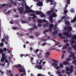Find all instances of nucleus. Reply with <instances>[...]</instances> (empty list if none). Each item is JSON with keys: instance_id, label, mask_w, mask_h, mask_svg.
I'll return each instance as SVG.
<instances>
[{"instance_id": "6ab92c4d", "label": "nucleus", "mask_w": 76, "mask_h": 76, "mask_svg": "<svg viewBox=\"0 0 76 76\" xmlns=\"http://www.w3.org/2000/svg\"><path fill=\"white\" fill-rule=\"evenodd\" d=\"M68 30L69 32H71L72 31V27H68Z\"/></svg>"}, {"instance_id": "052dcab7", "label": "nucleus", "mask_w": 76, "mask_h": 76, "mask_svg": "<svg viewBox=\"0 0 76 76\" xmlns=\"http://www.w3.org/2000/svg\"><path fill=\"white\" fill-rule=\"evenodd\" d=\"M71 12H72V13H73L75 11H74V10L73 9H72L71 10Z\"/></svg>"}, {"instance_id": "338daca9", "label": "nucleus", "mask_w": 76, "mask_h": 76, "mask_svg": "<svg viewBox=\"0 0 76 76\" xmlns=\"http://www.w3.org/2000/svg\"><path fill=\"white\" fill-rule=\"evenodd\" d=\"M35 14H30V16H34Z\"/></svg>"}, {"instance_id": "423d86ee", "label": "nucleus", "mask_w": 76, "mask_h": 76, "mask_svg": "<svg viewBox=\"0 0 76 76\" xmlns=\"http://www.w3.org/2000/svg\"><path fill=\"white\" fill-rule=\"evenodd\" d=\"M25 9H26V10H25V12H23V14L24 15H25V14H26V13H29L30 12H26V11H29V10H30V7H29V6H28V5H26V7H25Z\"/></svg>"}, {"instance_id": "8fccbe9b", "label": "nucleus", "mask_w": 76, "mask_h": 76, "mask_svg": "<svg viewBox=\"0 0 76 76\" xmlns=\"http://www.w3.org/2000/svg\"><path fill=\"white\" fill-rule=\"evenodd\" d=\"M66 60H67V61H70V60H71V58H66Z\"/></svg>"}, {"instance_id": "a19ab883", "label": "nucleus", "mask_w": 76, "mask_h": 76, "mask_svg": "<svg viewBox=\"0 0 76 76\" xmlns=\"http://www.w3.org/2000/svg\"><path fill=\"white\" fill-rule=\"evenodd\" d=\"M39 51V49H37L35 51V53L36 54H37V52H38V51Z\"/></svg>"}, {"instance_id": "79ce46f5", "label": "nucleus", "mask_w": 76, "mask_h": 76, "mask_svg": "<svg viewBox=\"0 0 76 76\" xmlns=\"http://www.w3.org/2000/svg\"><path fill=\"white\" fill-rule=\"evenodd\" d=\"M5 62H4L3 64L2 63H1L0 64V65H1V66H4V65H5Z\"/></svg>"}, {"instance_id": "09e8293b", "label": "nucleus", "mask_w": 76, "mask_h": 76, "mask_svg": "<svg viewBox=\"0 0 76 76\" xmlns=\"http://www.w3.org/2000/svg\"><path fill=\"white\" fill-rule=\"evenodd\" d=\"M47 45V44H46L45 43H43L42 45V46H45V45Z\"/></svg>"}, {"instance_id": "603ef678", "label": "nucleus", "mask_w": 76, "mask_h": 76, "mask_svg": "<svg viewBox=\"0 0 76 76\" xmlns=\"http://www.w3.org/2000/svg\"><path fill=\"white\" fill-rule=\"evenodd\" d=\"M33 28L34 29H37V28H38V27L37 26H33Z\"/></svg>"}, {"instance_id": "e433bc0d", "label": "nucleus", "mask_w": 76, "mask_h": 76, "mask_svg": "<svg viewBox=\"0 0 76 76\" xmlns=\"http://www.w3.org/2000/svg\"><path fill=\"white\" fill-rule=\"evenodd\" d=\"M58 36H59V37H63V34H62L61 33H59L58 34Z\"/></svg>"}, {"instance_id": "7c9ffc66", "label": "nucleus", "mask_w": 76, "mask_h": 76, "mask_svg": "<svg viewBox=\"0 0 76 76\" xmlns=\"http://www.w3.org/2000/svg\"><path fill=\"white\" fill-rule=\"evenodd\" d=\"M10 4H7L6 5V6H8V7H12V5H9Z\"/></svg>"}, {"instance_id": "412c9836", "label": "nucleus", "mask_w": 76, "mask_h": 76, "mask_svg": "<svg viewBox=\"0 0 76 76\" xmlns=\"http://www.w3.org/2000/svg\"><path fill=\"white\" fill-rule=\"evenodd\" d=\"M52 61L54 62L53 63H58V61L56 60L52 59Z\"/></svg>"}, {"instance_id": "c756f323", "label": "nucleus", "mask_w": 76, "mask_h": 76, "mask_svg": "<svg viewBox=\"0 0 76 76\" xmlns=\"http://www.w3.org/2000/svg\"><path fill=\"white\" fill-rule=\"evenodd\" d=\"M66 71H70V69L69 67H67L66 68Z\"/></svg>"}, {"instance_id": "39448f33", "label": "nucleus", "mask_w": 76, "mask_h": 76, "mask_svg": "<svg viewBox=\"0 0 76 76\" xmlns=\"http://www.w3.org/2000/svg\"><path fill=\"white\" fill-rule=\"evenodd\" d=\"M54 26V24L51 23L50 24V25L49 26V31H50V32H52L53 28Z\"/></svg>"}, {"instance_id": "f704fd0d", "label": "nucleus", "mask_w": 76, "mask_h": 76, "mask_svg": "<svg viewBox=\"0 0 76 76\" xmlns=\"http://www.w3.org/2000/svg\"><path fill=\"white\" fill-rule=\"evenodd\" d=\"M35 36H37V37H38V36H39V33H38L36 32L35 33Z\"/></svg>"}, {"instance_id": "0e129e2a", "label": "nucleus", "mask_w": 76, "mask_h": 76, "mask_svg": "<svg viewBox=\"0 0 76 76\" xmlns=\"http://www.w3.org/2000/svg\"><path fill=\"white\" fill-rule=\"evenodd\" d=\"M18 67L21 68V65H20V64H18Z\"/></svg>"}, {"instance_id": "f3484780", "label": "nucleus", "mask_w": 76, "mask_h": 76, "mask_svg": "<svg viewBox=\"0 0 76 76\" xmlns=\"http://www.w3.org/2000/svg\"><path fill=\"white\" fill-rule=\"evenodd\" d=\"M65 25H69V26H70V22H69V21H66V20H65Z\"/></svg>"}, {"instance_id": "3c124183", "label": "nucleus", "mask_w": 76, "mask_h": 76, "mask_svg": "<svg viewBox=\"0 0 76 76\" xmlns=\"http://www.w3.org/2000/svg\"><path fill=\"white\" fill-rule=\"evenodd\" d=\"M3 53V49H0V53Z\"/></svg>"}, {"instance_id": "5701e85b", "label": "nucleus", "mask_w": 76, "mask_h": 76, "mask_svg": "<svg viewBox=\"0 0 76 76\" xmlns=\"http://www.w3.org/2000/svg\"><path fill=\"white\" fill-rule=\"evenodd\" d=\"M66 1L67 4H70V1H71V0H65Z\"/></svg>"}, {"instance_id": "9d476101", "label": "nucleus", "mask_w": 76, "mask_h": 76, "mask_svg": "<svg viewBox=\"0 0 76 76\" xmlns=\"http://www.w3.org/2000/svg\"><path fill=\"white\" fill-rule=\"evenodd\" d=\"M70 72L71 73H72L73 72V69H74V67L73 66H70Z\"/></svg>"}, {"instance_id": "4c0bfd02", "label": "nucleus", "mask_w": 76, "mask_h": 76, "mask_svg": "<svg viewBox=\"0 0 76 76\" xmlns=\"http://www.w3.org/2000/svg\"><path fill=\"white\" fill-rule=\"evenodd\" d=\"M26 23V21H24L23 20H21V23Z\"/></svg>"}, {"instance_id": "49530a36", "label": "nucleus", "mask_w": 76, "mask_h": 76, "mask_svg": "<svg viewBox=\"0 0 76 76\" xmlns=\"http://www.w3.org/2000/svg\"><path fill=\"white\" fill-rule=\"evenodd\" d=\"M56 50V51H60V50H57V49H56V48H55L52 49L51 50L52 51V50Z\"/></svg>"}, {"instance_id": "680f3d73", "label": "nucleus", "mask_w": 76, "mask_h": 76, "mask_svg": "<svg viewBox=\"0 0 76 76\" xmlns=\"http://www.w3.org/2000/svg\"><path fill=\"white\" fill-rule=\"evenodd\" d=\"M36 63L37 64H39V62L38 60H37Z\"/></svg>"}, {"instance_id": "58836bf2", "label": "nucleus", "mask_w": 76, "mask_h": 76, "mask_svg": "<svg viewBox=\"0 0 76 76\" xmlns=\"http://www.w3.org/2000/svg\"><path fill=\"white\" fill-rule=\"evenodd\" d=\"M37 16L35 15L34 14V15L33 16V17L32 18V19H35V18H37Z\"/></svg>"}, {"instance_id": "b1692460", "label": "nucleus", "mask_w": 76, "mask_h": 76, "mask_svg": "<svg viewBox=\"0 0 76 76\" xmlns=\"http://www.w3.org/2000/svg\"><path fill=\"white\" fill-rule=\"evenodd\" d=\"M20 29V28H19L18 27H14L13 28V29H14V30H16V29Z\"/></svg>"}, {"instance_id": "de8ad7c7", "label": "nucleus", "mask_w": 76, "mask_h": 76, "mask_svg": "<svg viewBox=\"0 0 76 76\" xmlns=\"http://www.w3.org/2000/svg\"><path fill=\"white\" fill-rule=\"evenodd\" d=\"M51 11H48L47 12V14H48V15H50L51 14Z\"/></svg>"}, {"instance_id": "864d4df0", "label": "nucleus", "mask_w": 76, "mask_h": 76, "mask_svg": "<svg viewBox=\"0 0 76 76\" xmlns=\"http://www.w3.org/2000/svg\"><path fill=\"white\" fill-rule=\"evenodd\" d=\"M19 72H20V73H22V72H23L22 70L20 69H19Z\"/></svg>"}, {"instance_id": "f8f14e48", "label": "nucleus", "mask_w": 76, "mask_h": 76, "mask_svg": "<svg viewBox=\"0 0 76 76\" xmlns=\"http://www.w3.org/2000/svg\"><path fill=\"white\" fill-rule=\"evenodd\" d=\"M63 64L64 65H67V64H68V65H69V63L68 62V61H64L63 62Z\"/></svg>"}, {"instance_id": "9b49d317", "label": "nucleus", "mask_w": 76, "mask_h": 76, "mask_svg": "<svg viewBox=\"0 0 76 76\" xmlns=\"http://www.w3.org/2000/svg\"><path fill=\"white\" fill-rule=\"evenodd\" d=\"M57 33H58V31H53L52 33L53 36V37H56V34H57Z\"/></svg>"}, {"instance_id": "6e6d98bb", "label": "nucleus", "mask_w": 76, "mask_h": 76, "mask_svg": "<svg viewBox=\"0 0 76 76\" xmlns=\"http://www.w3.org/2000/svg\"><path fill=\"white\" fill-rule=\"evenodd\" d=\"M41 40L42 41H47V40L45 39H42Z\"/></svg>"}, {"instance_id": "473e14b6", "label": "nucleus", "mask_w": 76, "mask_h": 76, "mask_svg": "<svg viewBox=\"0 0 76 76\" xmlns=\"http://www.w3.org/2000/svg\"><path fill=\"white\" fill-rule=\"evenodd\" d=\"M6 4H1V7H2L3 8L4 6H5L6 5Z\"/></svg>"}, {"instance_id": "c9c22d12", "label": "nucleus", "mask_w": 76, "mask_h": 76, "mask_svg": "<svg viewBox=\"0 0 76 76\" xmlns=\"http://www.w3.org/2000/svg\"><path fill=\"white\" fill-rule=\"evenodd\" d=\"M64 42L65 43H67L69 42V40H68L65 39L64 40Z\"/></svg>"}, {"instance_id": "69168bd1", "label": "nucleus", "mask_w": 76, "mask_h": 76, "mask_svg": "<svg viewBox=\"0 0 76 76\" xmlns=\"http://www.w3.org/2000/svg\"><path fill=\"white\" fill-rule=\"evenodd\" d=\"M61 19H65V17L64 16L61 17Z\"/></svg>"}, {"instance_id": "dca6fc26", "label": "nucleus", "mask_w": 76, "mask_h": 76, "mask_svg": "<svg viewBox=\"0 0 76 76\" xmlns=\"http://www.w3.org/2000/svg\"><path fill=\"white\" fill-rule=\"evenodd\" d=\"M76 21V18H74L71 21V23H74Z\"/></svg>"}, {"instance_id": "1a4fd4ad", "label": "nucleus", "mask_w": 76, "mask_h": 76, "mask_svg": "<svg viewBox=\"0 0 76 76\" xmlns=\"http://www.w3.org/2000/svg\"><path fill=\"white\" fill-rule=\"evenodd\" d=\"M39 2L37 4V6H42L43 3L42 1H39Z\"/></svg>"}, {"instance_id": "ea45409f", "label": "nucleus", "mask_w": 76, "mask_h": 76, "mask_svg": "<svg viewBox=\"0 0 76 76\" xmlns=\"http://www.w3.org/2000/svg\"><path fill=\"white\" fill-rule=\"evenodd\" d=\"M3 50L5 52H6V51H7V49L6 48H4L3 49Z\"/></svg>"}, {"instance_id": "4468645a", "label": "nucleus", "mask_w": 76, "mask_h": 76, "mask_svg": "<svg viewBox=\"0 0 76 76\" xmlns=\"http://www.w3.org/2000/svg\"><path fill=\"white\" fill-rule=\"evenodd\" d=\"M36 67H37V69H42V66L41 65L38 66L37 65L36 66Z\"/></svg>"}, {"instance_id": "c03bdc74", "label": "nucleus", "mask_w": 76, "mask_h": 76, "mask_svg": "<svg viewBox=\"0 0 76 76\" xmlns=\"http://www.w3.org/2000/svg\"><path fill=\"white\" fill-rule=\"evenodd\" d=\"M64 29H65V30H68V28H67V26H66L64 28Z\"/></svg>"}, {"instance_id": "0eeeda50", "label": "nucleus", "mask_w": 76, "mask_h": 76, "mask_svg": "<svg viewBox=\"0 0 76 76\" xmlns=\"http://www.w3.org/2000/svg\"><path fill=\"white\" fill-rule=\"evenodd\" d=\"M42 22H48V21L45 20V19H42V20H41V19H39L38 20V22L39 23H42Z\"/></svg>"}, {"instance_id": "bb28decb", "label": "nucleus", "mask_w": 76, "mask_h": 76, "mask_svg": "<svg viewBox=\"0 0 76 76\" xmlns=\"http://www.w3.org/2000/svg\"><path fill=\"white\" fill-rule=\"evenodd\" d=\"M46 2L47 3H49V2H53V0H47Z\"/></svg>"}, {"instance_id": "a211bd4d", "label": "nucleus", "mask_w": 76, "mask_h": 76, "mask_svg": "<svg viewBox=\"0 0 76 76\" xmlns=\"http://www.w3.org/2000/svg\"><path fill=\"white\" fill-rule=\"evenodd\" d=\"M53 17V18H55V17H57V14H56V13H55V12H54V13H53L52 14V15H51Z\"/></svg>"}, {"instance_id": "20e7f679", "label": "nucleus", "mask_w": 76, "mask_h": 76, "mask_svg": "<svg viewBox=\"0 0 76 76\" xmlns=\"http://www.w3.org/2000/svg\"><path fill=\"white\" fill-rule=\"evenodd\" d=\"M2 58H1V62H3L6 59V56H5V54L4 53H2Z\"/></svg>"}, {"instance_id": "72a5a7b5", "label": "nucleus", "mask_w": 76, "mask_h": 76, "mask_svg": "<svg viewBox=\"0 0 76 76\" xmlns=\"http://www.w3.org/2000/svg\"><path fill=\"white\" fill-rule=\"evenodd\" d=\"M5 39H6L8 42L9 41V37L7 36L5 37Z\"/></svg>"}, {"instance_id": "e2e57ef3", "label": "nucleus", "mask_w": 76, "mask_h": 76, "mask_svg": "<svg viewBox=\"0 0 76 76\" xmlns=\"http://www.w3.org/2000/svg\"><path fill=\"white\" fill-rule=\"evenodd\" d=\"M67 48V47L66 46H64L63 48H62V49H66Z\"/></svg>"}, {"instance_id": "774afa93", "label": "nucleus", "mask_w": 76, "mask_h": 76, "mask_svg": "<svg viewBox=\"0 0 76 76\" xmlns=\"http://www.w3.org/2000/svg\"><path fill=\"white\" fill-rule=\"evenodd\" d=\"M5 63H7L9 64V62H8V60L7 59L5 60Z\"/></svg>"}, {"instance_id": "ddd939ff", "label": "nucleus", "mask_w": 76, "mask_h": 76, "mask_svg": "<svg viewBox=\"0 0 76 76\" xmlns=\"http://www.w3.org/2000/svg\"><path fill=\"white\" fill-rule=\"evenodd\" d=\"M75 56V53L72 52L70 54V55H69V57H74Z\"/></svg>"}, {"instance_id": "f03ea898", "label": "nucleus", "mask_w": 76, "mask_h": 76, "mask_svg": "<svg viewBox=\"0 0 76 76\" xmlns=\"http://www.w3.org/2000/svg\"><path fill=\"white\" fill-rule=\"evenodd\" d=\"M26 13H32V12H34V13H36V15H41V14L42 13V12L41 11H35L31 9H30L28 11H26Z\"/></svg>"}, {"instance_id": "aec40b11", "label": "nucleus", "mask_w": 76, "mask_h": 76, "mask_svg": "<svg viewBox=\"0 0 76 76\" xmlns=\"http://www.w3.org/2000/svg\"><path fill=\"white\" fill-rule=\"evenodd\" d=\"M65 10H64V13L65 15H66V14H67V13L68 12V10H66L67 9L66 8H65Z\"/></svg>"}, {"instance_id": "7ed1b4c3", "label": "nucleus", "mask_w": 76, "mask_h": 76, "mask_svg": "<svg viewBox=\"0 0 76 76\" xmlns=\"http://www.w3.org/2000/svg\"><path fill=\"white\" fill-rule=\"evenodd\" d=\"M69 34V31H67L66 32H64L63 33L64 35V36L66 35V37H67V38H70V37H72V34Z\"/></svg>"}, {"instance_id": "4d7b16f0", "label": "nucleus", "mask_w": 76, "mask_h": 76, "mask_svg": "<svg viewBox=\"0 0 76 76\" xmlns=\"http://www.w3.org/2000/svg\"><path fill=\"white\" fill-rule=\"evenodd\" d=\"M53 18V17L52 15H51L50 17V20H52Z\"/></svg>"}, {"instance_id": "6e6552de", "label": "nucleus", "mask_w": 76, "mask_h": 76, "mask_svg": "<svg viewBox=\"0 0 76 76\" xmlns=\"http://www.w3.org/2000/svg\"><path fill=\"white\" fill-rule=\"evenodd\" d=\"M18 10H19L20 14H22L23 12V7H21L20 8L18 9Z\"/></svg>"}, {"instance_id": "a878e982", "label": "nucleus", "mask_w": 76, "mask_h": 76, "mask_svg": "<svg viewBox=\"0 0 76 76\" xmlns=\"http://www.w3.org/2000/svg\"><path fill=\"white\" fill-rule=\"evenodd\" d=\"M41 14L40 15L41 17H44L45 16V15L44 14V13L42 12Z\"/></svg>"}, {"instance_id": "bf43d9fd", "label": "nucleus", "mask_w": 76, "mask_h": 76, "mask_svg": "<svg viewBox=\"0 0 76 76\" xmlns=\"http://www.w3.org/2000/svg\"><path fill=\"white\" fill-rule=\"evenodd\" d=\"M29 30L30 31H34V28H29Z\"/></svg>"}, {"instance_id": "f257e3e1", "label": "nucleus", "mask_w": 76, "mask_h": 76, "mask_svg": "<svg viewBox=\"0 0 76 76\" xmlns=\"http://www.w3.org/2000/svg\"><path fill=\"white\" fill-rule=\"evenodd\" d=\"M53 66H54V67L56 70H58L60 69V67H63V64H60L59 66H57L58 65V63H53L52 64Z\"/></svg>"}, {"instance_id": "a18cd8bd", "label": "nucleus", "mask_w": 76, "mask_h": 76, "mask_svg": "<svg viewBox=\"0 0 76 76\" xmlns=\"http://www.w3.org/2000/svg\"><path fill=\"white\" fill-rule=\"evenodd\" d=\"M25 34H24V33L21 34H20V36L21 37H22V36H25Z\"/></svg>"}, {"instance_id": "c85d7f7f", "label": "nucleus", "mask_w": 76, "mask_h": 76, "mask_svg": "<svg viewBox=\"0 0 76 76\" xmlns=\"http://www.w3.org/2000/svg\"><path fill=\"white\" fill-rule=\"evenodd\" d=\"M71 39H76V35L73 36L71 37Z\"/></svg>"}, {"instance_id": "5fc2aeb1", "label": "nucleus", "mask_w": 76, "mask_h": 76, "mask_svg": "<svg viewBox=\"0 0 76 76\" xmlns=\"http://www.w3.org/2000/svg\"><path fill=\"white\" fill-rule=\"evenodd\" d=\"M65 17V18H66V19H69V18H70V17H67V15H66Z\"/></svg>"}, {"instance_id": "13d9d810", "label": "nucleus", "mask_w": 76, "mask_h": 76, "mask_svg": "<svg viewBox=\"0 0 76 76\" xmlns=\"http://www.w3.org/2000/svg\"><path fill=\"white\" fill-rule=\"evenodd\" d=\"M38 26H39V27H41V26H42V25H41V24L39 23L37 25Z\"/></svg>"}, {"instance_id": "4be33fe9", "label": "nucleus", "mask_w": 76, "mask_h": 76, "mask_svg": "<svg viewBox=\"0 0 76 76\" xmlns=\"http://www.w3.org/2000/svg\"><path fill=\"white\" fill-rule=\"evenodd\" d=\"M45 54L47 56H50V52L47 51L45 53Z\"/></svg>"}, {"instance_id": "37998d69", "label": "nucleus", "mask_w": 76, "mask_h": 76, "mask_svg": "<svg viewBox=\"0 0 76 76\" xmlns=\"http://www.w3.org/2000/svg\"><path fill=\"white\" fill-rule=\"evenodd\" d=\"M0 46L1 47H2L3 46V42H1L0 44Z\"/></svg>"}, {"instance_id": "cd10ccee", "label": "nucleus", "mask_w": 76, "mask_h": 76, "mask_svg": "<svg viewBox=\"0 0 76 76\" xmlns=\"http://www.w3.org/2000/svg\"><path fill=\"white\" fill-rule=\"evenodd\" d=\"M75 43V40H72L71 42V44H74Z\"/></svg>"}, {"instance_id": "2eb2a0df", "label": "nucleus", "mask_w": 76, "mask_h": 76, "mask_svg": "<svg viewBox=\"0 0 76 76\" xmlns=\"http://www.w3.org/2000/svg\"><path fill=\"white\" fill-rule=\"evenodd\" d=\"M50 11L51 13L52 14L54 13V11H55V10L54 8H51V9L50 10Z\"/></svg>"}, {"instance_id": "393cba45", "label": "nucleus", "mask_w": 76, "mask_h": 76, "mask_svg": "<svg viewBox=\"0 0 76 76\" xmlns=\"http://www.w3.org/2000/svg\"><path fill=\"white\" fill-rule=\"evenodd\" d=\"M48 25H49V23H46V24L43 25V27H45V26H48Z\"/></svg>"}, {"instance_id": "2f4dec72", "label": "nucleus", "mask_w": 76, "mask_h": 76, "mask_svg": "<svg viewBox=\"0 0 76 76\" xmlns=\"http://www.w3.org/2000/svg\"><path fill=\"white\" fill-rule=\"evenodd\" d=\"M73 63L75 64V65L76 66V60H73Z\"/></svg>"}]
</instances>
